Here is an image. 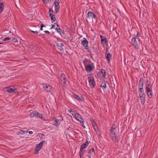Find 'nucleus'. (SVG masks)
Returning a JSON list of instances; mask_svg holds the SVG:
<instances>
[{"label":"nucleus","instance_id":"obj_1","mask_svg":"<svg viewBox=\"0 0 158 158\" xmlns=\"http://www.w3.org/2000/svg\"><path fill=\"white\" fill-rule=\"evenodd\" d=\"M139 36V31H137L136 34L135 33L133 35L132 38L131 40L132 44L135 48L138 49L139 46H138L136 39L138 38Z\"/></svg>","mask_w":158,"mask_h":158},{"label":"nucleus","instance_id":"obj_2","mask_svg":"<svg viewBox=\"0 0 158 158\" xmlns=\"http://www.w3.org/2000/svg\"><path fill=\"white\" fill-rule=\"evenodd\" d=\"M89 143L87 140L85 143L82 144L80 146L79 151V156L80 158H81V156L84 154L86 151L85 148L89 145Z\"/></svg>","mask_w":158,"mask_h":158},{"label":"nucleus","instance_id":"obj_3","mask_svg":"<svg viewBox=\"0 0 158 158\" xmlns=\"http://www.w3.org/2000/svg\"><path fill=\"white\" fill-rule=\"evenodd\" d=\"M89 61L87 59H85V60H83V63L85 67L86 71L88 72H90L93 70V68L91 65L88 64V62Z\"/></svg>","mask_w":158,"mask_h":158},{"label":"nucleus","instance_id":"obj_4","mask_svg":"<svg viewBox=\"0 0 158 158\" xmlns=\"http://www.w3.org/2000/svg\"><path fill=\"white\" fill-rule=\"evenodd\" d=\"M6 90L9 93H15V94L17 93V91L16 88L13 86H10L7 87L5 88Z\"/></svg>","mask_w":158,"mask_h":158},{"label":"nucleus","instance_id":"obj_5","mask_svg":"<svg viewBox=\"0 0 158 158\" xmlns=\"http://www.w3.org/2000/svg\"><path fill=\"white\" fill-rule=\"evenodd\" d=\"M139 95L141 103L142 104H144L145 102V94L143 90V91H142V92H140Z\"/></svg>","mask_w":158,"mask_h":158},{"label":"nucleus","instance_id":"obj_6","mask_svg":"<svg viewBox=\"0 0 158 158\" xmlns=\"http://www.w3.org/2000/svg\"><path fill=\"white\" fill-rule=\"evenodd\" d=\"M88 79H89V85L91 86H92L93 87H94L95 85V84L94 77H92L91 75H89L88 77Z\"/></svg>","mask_w":158,"mask_h":158},{"label":"nucleus","instance_id":"obj_7","mask_svg":"<svg viewBox=\"0 0 158 158\" xmlns=\"http://www.w3.org/2000/svg\"><path fill=\"white\" fill-rule=\"evenodd\" d=\"M45 142L44 141H42L38 143L36 146L35 151L36 152L39 151L42 148L43 145Z\"/></svg>","mask_w":158,"mask_h":158},{"label":"nucleus","instance_id":"obj_8","mask_svg":"<svg viewBox=\"0 0 158 158\" xmlns=\"http://www.w3.org/2000/svg\"><path fill=\"white\" fill-rule=\"evenodd\" d=\"M143 78H141L140 79L139 84V89L140 90V92H142L143 91Z\"/></svg>","mask_w":158,"mask_h":158},{"label":"nucleus","instance_id":"obj_9","mask_svg":"<svg viewBox=\"0 0 158 158\" xmlns=\"http://www.w3.org/2000/svg\"><path fill=\"white\" fill-rule=\"evenodd\" d=\"M77 115L75 118L77 120L80 122L81 123L83 124V123H84V120L83 117L81 116V115L79 114L78 113L77 114Z\"/></svg>","mask_w":158,"mask_h":158},{"label":"nucleus","instance_id":"obj_10","mask_svg":"<svg viewBox=\"0 0 158 158\" xmlns=\"http://www.w3.org/2000/svg\"><path fill=\"white\" fill-rule=\"evenodd\" d=\"M81 44L85 48H86L87 49L88 48V41L87 40L86 38L85 37L83 38Z\"/></svg>","mask_w":158,"mask_h":158},{"label":"nucleus","instance_id":"obj_11","mask_svg":"<svg viewBox=\"0 0 158 158\" xmlns=\"http://www.w3.org/2000/svg\"><path fill=\"white\" fill-rule=\"evenodd\" d=\"M116 130L114 131V129L110 130V135L112 138L114 137L117 138L118 137L117 134L116 133Z\"/></svg>","mask_w":158,"mask_h":158},{"label":"nucleus","instance_id":"obj_12","mask_svg":"<svg viewBox=\"0 0 158 158\" xmlns=\"http://www.w3.org/2000/svg\"><path fill=\"white\" fill-rule=\"evenodd\" d=\"M73 96L75 98L79 101H84L85 100V98L82 96L80 97L78 95L75 94H73Z\"/></svg>","mask_w":158,"mask_h":158},{"label":"nucleus","instance_id":"obj_13","mask_svg":"<svg viewBox=\"0 0 158 158\" xmlns=\"http://www.w3.org/2000/svg\"><path fill=\"white\" fill-rule=\"evenodd\" d=\"M60 79L64 84H65L66 82V77L64 73H61L60 75Z\"/></svg>","mask_w":158,"mask_h":158},{"label":"nucleus","instance_id":"obj_14","mask_svg":"<svg viewBox=\"0 0 158 158\" xmlns=\"http://www.w3.org/2000/svg\"><path fill=\"white\" fill-rule=\"evenodd\" d=\"M57 47L58 48L60 51H62L63 50V47L64 46V45L63 44H60L56 43Z\"/></svg>","mask_w":158,"mask_h":158},{"label":"nucleus","instance_id":"obj_15","mask_svg":"<svg viewBox=\"0 0 158 158\" xmlns=\"http://www.w3.org/2000/svg\"><path fill=\"white\" fill-rule=\"evenodd\" d=\"M43 87L44 89L47 91H50V90L52 89L51 87L49 85H44Z\"/></svg>","mask_w":158,"mask_h":158},{"label":"nucleus","instance_id":"obj_16","mask_svg":"<svg viewBox=\"0 0 158 158\" xmlns=\"http://www.w3.org/2000/svg\"><path fill=\"white\" fill-rule=\"evenodd\" d=\"M35 116L41 118L42 120L44 119V118L42 116V115L40 114L39 112H38L37 111H36V112Z\"/></svg>","mask_w":158,"mask_h":158},{"label":"nucleus","instance_id":"obj_17","mask_svg":"<svg viewBox=\"0 0 158 158\" xmlns=\"http://www.w3.org/2000/svg\"><path fill=\"white\" fill-rule=\"evenodd\" d=\"M105 56L107 59L108 62H109L110 60L109 59L112 56L109 53L106 52L105 54Z\"/></svg>","mask_w":158,"mask_h":158},{"label":"nucleus","instance_id":"obj_18","mask_svg":"<svg viewBox=\"0 0 158 158\" xmlns=\"http://www.w3.org/2000/svg\"><path fill=\"white\" fill-rule=\"evenodd\" d=\"M54 122L53 123V124L54 125L57 127L60 123L59 120L57 118H55L54 120Z\"/></svg>","mask_w":158,"mask_h":158},{"label":"nucleus","instance_id":"obj_19","mask_svg":"<svg viewBox=\"0 0 158 158\" xmlns=\"http://www.w3.org/2000/svg\"><path fill=\"white\" fill-rule=\"evenodd\" d=\"M101 87H102L103 90L106 88V85L105 81L102 82L101 85Z\"/></svg>","mask_w":158,"mask_h":158},{"label":"nucleus","instance_id":"obj_20","mask_svg":"<svg viewBox=\"0 0 158 158\" xmlns=\"http://www.w3.org/2000/svg\"><path fill=\"white\" fill-rule=\"evenodd\" d=\"M101 42L103 44L106 43L107 41L106 38V37L104 38L102 35L101 36Z\"/></svg>","mask_w":158,"mask_h":158},{"label":"nucleus","instance_id":"obj_21","mask_svg":"<svg viewBox=\"0 0 158 158\" xmlns=\"http://www.w3.org/2000/svg\"><path fill=\"white\" fill-rule=\"evenodd\" d=\"M4 8V5L2 2L0 3V13L3 10Z\"/></svg>","mask_w":158,"mask_h":158},{"label":"nucleus","instance_id":"obj_22","mask_svg":"<svg viewBox=\"0 0 158 158\" xmlns=\"http://www.w3.org/2000/svg\"><path fill=\"white\" fill-rule=\"evenodd\" d=\"M50 17H51L52 23H53L54 22H55L56 21V19L55 15H52Z\"/></svg>","mask_w":158,"mask_h":158},{"label":"nucleus","instance_id":"obj_23","mask_svg":"<svg viewBox=\"0 0 158 158\" xmlns=\"http://www.w3.org/2000/svg\"><path fill=\"white\" fill-rule=\"evenodd\" d=\"M94 13L92 11H89L88 13V16L89 18H92V16L94 14Z\"/></svg>","mask_w":158,"mask_h":158},{"label":"nucleus","instance_id":"obj_24","mask_svg":"<svg viewBox=\"0 0 158 158\" xmlns=\"http://www.w3.org/2000/svg\"><path fill=\"white\" fill-rule=\"evenodd\" d=\"M36 111H33L30 114V118L34 117L35 116Z\"/></svg>","mask_w":158,"mask_h":158},{"label":"nucleus","instance_id":"obj_25","mask_svg":"<svg viewBox=\"0 0 158 158\" xmlns=\"http://www.w3.org/2000/svg\"><path fill=\"white\" fill-rule=\"evenodd\" d=\"M59 5H55V11L56 13H57L59 11Z\"/></svg>","mask_w":158,"mask_h":158},{"label":"nucleus","instance_id":"obj_26","mask_svg":"<svg viewBox=\"0 0 158 158\" xmlns=\"http://www.w3.org/2000/svg\"><path fill=\"white\" fill-rule=\"evenodd\" d=\"M94 148H91L90 150H89L88 153V154H91L92 155V153L94 152Z\"/></svg>","mask_w":158,"mask_h":158},{"label":"nucleus","instance_id":"obj_27","mask_svg":"<svg viewBox=\"0 0 158 158\" xmlns=\"http://www.w3.org/2000/svg\"><path fill=\"white\" fill-rule=\"evenodd\" d=\"M146 91L147 93L152 92V87L147 86L146 88Z\"/></svg>","mask_w":158,"mask_h":158},{"label":"nucleus","instance_id":"obj_28","mask_svg":"<svg viewBox=\"0 0 158 158\" xmlns=\"http://www.w3.org/2000/svg\"><path fill=\"white\" fill-rule=\"evenodd\" d=\"M53 13V11L52 10V9L50 8L48 10V13L49 14V16H51L52 15Z\"/></svg>","mask_w":158,"mask_h":158},{"label":"nucleus","instance_id":"obj_29","mask_svg":"<svg viewBox=\"0 0 158 158\" xmlns=\"http://www.w3.org/2000/svg\"><path fill=\"white\" fill-rule=\"evenodd\" d=\"M59 30L58 31V32L60 34V35H62L61 32L63 33V34H64V32L63 30L61 29L60 28H59Z\"/></svg>","mask_w":158,"mask_h":158},{"label":"nucleus","instance_id":"obj_30","mask_svg":"<svg viewBox=\"0 0 158 158\" xmlns=\"http://www.w3.org/2000/svg\"><path fill=\"white\" fill-rule=\"evenodd\" d=\"M54 2V4L55 5H59V4L60 3V2L59 0H55Z\"/></svg>","mask_w":158,"mask_h":158},{"label":"nucleus","instance_id":"obj_31","mask_svg":"<svg viewBox=\"0 0 158 158\" xmlns=\"http://www.w3.org/2000/svg\"><path fill=\"white\" fill-rule=\"evenodd\" d=\"M43 2L45 3H48L51 1V0H42Z\"/></svg>","mask_w":158,"mask_h":158},{"label":"nucleus","instance_id":"obj_32","mask_svg":"<svg viewBox=\"0 0 158 158\" xmlns=\"http://www.w3.org/2000/svg\"><path fill=\"white\" fill-rule=\"evenodd\" d=\"M93 50H94V52L95 53V54H97L98 53V51L97 49V48L94 47H93Z\"/></svg>","mask_w":158,"mask_h":158},{"label":"nucleus","instance_id":"obj_33","mask_svg":"<svg viewBox=\"0 0 158 158\" xmlns=\"http://www.w3.org/2000/svg\"><path fill=\"white\" fill-rule=\"evenodd\" d=\"M152 92H147V94L148 96L150 98H152V94L151 93Z\"/></svg>","mask_w":158,"mask_h":158},{"label":"nucleus","instance_id":"obj_34","mask_svg":"<svg viewBox=\"0 0 158 158\" xmlns=\"http://www.w3.org/2000/svg\"><path fill=\"white\" fill-rule=\"evenodd\" d=\"M25 132V131L22 130H20L19 131V133L21 134H23Z\"/></svg>","mask_w":158,"mask_h":158},{"label":"nucleus","instance_id":"obj_35","mask_svg":"<svg viewBox=\"0 0 158 158\" xmlns=\"http://www.w3.org/2000/svg\"><path fill=\"white\" fill-rule=\"evenodd\" d=\"M43 27H45V26L42 23L41 24V25H40V30H43Z\"/></svg>","mask_w":158,"mask_h":158},{"label":"nucleus","instance_id":"obj_36","mask_svg":"<svg viewBox=\"0 0 158 158\" xmlns=\"http://www.w3.org/2000/svg\"><path fill=\"white\" fill-rule=\"evenodd\" d=\"M30 31L33 33H34V34H37L38 33V31H32L31 30H30Z\"/></svg>","mask_w":158,"mask_h":158},{"label":"nucleus","instance_id":"obj_37","mask_svg":"<svg viewBox=\"0 0 158 158\" xmlns=\"http://www.w3.org/2000/svg\"><path fill=\"white\" fill-rule=\"evenodd\" d=\"M10 39V38L9 37H5L3 39V41H6Z\"/></svg>","mask_w":158,"mask_h":158},{"label":"nucleus","instance_id":"obj_38","mask_svg":"<svg viewBox=\"0 0 158 158\" xmlns=\"http://www.w3.org/2000/svg\"><path fill=\"white\" fill-rule=\"evenodd\" d=\"M87 50V51L90 53V54H91V52L90 49L89 48L88 46V48H85Z\"/></svg>","mask_w":158,"mask_h":158},{"label":"nucleus","instance_id":"obj_39","mask_svg":"<svg viewBox=\"0 0 158 158\" xmlns=\"http://www.w3.org/2000/svg\"><path fill=\"white\" fill-rule=\"evenodd\" d=\"M93 127L96 132H97L96 129L98 128V127L96 126V125H93Z\"/></svg>","mask_w":158,"mask_h":158},{"label":"nucleus","instance_id":"obj_40","mask_svg":"<svg viewBox=\"0 0 158 158\" xmlns=\"http://www.w3.org/2000/svg\"><path fill=\"white\" fill-rule=\"evenodd\" d=\"M70 112L71 114H75V113H77L75 111L73 110H71Z\"/></svg>","mask_w":158,"mask_h":158},{"label":"nucleus","instance_id":"obj_41","mask_svg":"<svg viewBox=\"0 0 158 158\" xmlns=\"http://www.w3.org/2000/svg\"><path fill=\"white\" fill-rule=\"evenodd\" d=\"M78 114V113H75V114H72V115H73V116L74 118H75V117H76L77 115V114Z\"/></svg>","mask_w":158,"mask_h":158},{"label":"nucleus","instance_id":"obj_42","mask_svg":"<svg viewBox=\"0 0 158 158\" xmlns=\"http://www.w3.org/2000/svg\"><path fill=\"white\" fill-rule=\"evenodd\" d=\"M12 40L14 42H16L17 41V39L16 38H14Z\"/></svg>","mask_w":158,"mask_h":158},{"label":"nucleus","instance_id":"obj_43","mask_svg":"<svg viewBox=\"0 0 158 158\" xmlns=\"http://www.w3.org/2000/svg\"><path fill=\"white\" fill-rule=\"evenodd\" d=\"M106 71L104 69H102L101 70V73H102L103 74L104 73H105Z\"/></svg>","mask_w":158,"mask_h":158},{"label":"nucleus","instance_id":"obj_44","mask_svg":"<svg viewBox=\"0 0 158 158\" xmlns=\"http://www.w3.org/2000/svg\"><path fill=\"white\" fill-rule=\"evenodd\" d=\"M113 129L114 130V131L116 130L115 127H114L113 126H112L110 130H113Z\"/></svg>","mask_w":158,"mask_h":158},{"label":"nucleus","instance_id":"obj_45","mask_svg":"<svg viewBox=\"0 0 158 158\" xmlns=\"http://www.w3.org/2000/svg\"><path fill=\"white\" fill-rule=\"evenodd\" d=\"M44 32L45 33L48 34H50L49 32L48 31H44Z\"/></svg>","mask_w":158,"mask_h":158},{"label":"nucleus","instance_id":"obj_46","mask_svg":"<svg viewBox=\"0 0 158 158\" xmlns=\"http://www.w3.org/2000/svg\"><path fill=\"white\" fill-rule=\"evenodd\" d=\"M96 15L94 14L92 16V18H93L94 19H96Z\"/></svg>","mask_w":158,"mask_h":158},{"label":"nucleus","instance_id":"obj_47","mask_svg":"<svg viewBox=\"0 0 158 158\" xmlns=\"http://www.w3.org/2000/svg\"><path fill=\"white\" fill-rule=\"evenodd\" d=\"M106 72L105 73H104L102 75V77H105V76H106Z\"/></svg>","mask_w":158,"mask_h":158},{"label":"nucleus","instance_id":"obj_48","mask_svg":"<svg viewBox=\"0 0 158 158\" xmlns=\"http://www.w3.org/2000/svg\"><path fill=\"white\" fill-rule=\"evenodd\" d=\"M118 137L117 138H116V139H115V142H117V143H118Z\"/></svg>","mask_w":158,"mask_h":158},{"label":"nucleus","instance_id":"obj_49","mask_svg":"<svg viewBox=\"0 0 158 158\" xmlns=\"http://www.w3.org/2000/svg\"><path fill=\"white\" fill-rule=\"evenodd\" d=\"M54 24H56V26L57 27V28H60V27L58 25L57 23H54Z\"/></svg>","mask_w":158,"mask_h":158},{"label":"nucleus","instance_id":"obj_50","mask_svg":"<svg viewBox=\"0 0 158 158\" xmlns=\"http://www.w3.org/2000/svg\"><path fill=\"white\" fill-rule=\"evenodd\" d=\"M51 26H52V27H51V29L52 28H55V26H54V25L52 24Z\"/></svg>","mask_w":158,"mask_h":158},{"label":"nucleus","instance_id":"obj_51","mask_svg":"<svg viewBox=\"0 0 158 158\" xmlns=\"http://www.w3.org/2000/svg\"><path fill=\"white\" fill-rule=\"evenodd\" d=\"M28 133L30 134H31L33 133V132L31 131H30L28 132Z\"/></svg>","mask_w":158,"mask_h":158},{"label":"nucleus","instance_id":"obj_52","mask_svg":"<svg viewBox=\"0 0 158 158\" xmlns=\"http://www.w3.org/2000/svg\"><path fill=\"white\" fill-rule=\"evenodd\" d=\"M90 56L91 58H92L93 59V56L92 55V53L90 54Z\"/></svg>","mask_w":158,"mask_h":158},{"label":"nucleus","instance_id":"obj_53","mask_svg":"<svg viewBox=\"0 0 158 158\" xmlns=\"http://www.w3.org/2000/svg\"><path fill=\"white\" fill-rule=\"evenodd\" d=\"M88 156L89 158H91V154H88Z\"/></svg>","mask_w":158,"mask_h":158},{"label":"nucleus","instance_id":"obj_54","mask_svg":"<svg viewBox=\"0 0 158 158\" xmlns=\"http://www.w3.org/2000/svg\"><path fill=\"white\" fill-rule=\"evenodd\" d=\"M55 30H56L58 32V31L59 30V28H57V27H56L55 28Z\"/></svg>","mask_w":158,"mask_h":158},{"label":"nucleus","instance_id":"obj_55","mask_svg":"<svg viewBox=\"0 0 158 158\" xmlns=\"http://www.w3.org/2000/svg\"><path fill=\"white\" fill-rule=\"evenodd\" d=\"M81 124H82V126L84 128H85V126L84 125V123H83V124H82V123H81Z\"/></svg>","mask_w":158,"mask_h":158},{"label":"nucleus","instance_id":"obj_56","mask_svg":"<svg viewBox=\"0 0 158 158\" xmlns=\"http://www.w3.org/2000/svg\"><path fill=\"white\" fill-rule=\"evenodd\" d=\"M148 84V86H148L149 87H151L150 85V84L149 83L148 84Z\"/></svg>","mask_w":158,"mask_h":158},{"label":"nucleus","instance_id":"obj_57","mask_svg":"<svg viewBox=\"0 0 158 158\" xmlns=\"http://www.w3.org/2000/svg\"><path fill=\"white\" fill-rule=\"evenodd\" d=\"M61 34H62V35H61V36H62V37H63V35L64 34H63V33H62V32H61Z\"/></svg>","mask_w":158,"mask_h":158},{"label":"nucleus","instance_id":"obj_58","mask_svg":"<svg viewBox=\"0 0 158 158\" xmlns=\"http://www.w3.org/2000/svg\"><path fill=\"white\" fill-rule=\"evenodd\" d=\"M61 34H62V35H61V36H62V37H63V35L64 34H63V33H62V32H61Z\"/></svg>","mask_w":158,"mask_h":158},{"label":"nucleus","instance_id":"obj_59","mask_svg":"<svg viewBox=\"0 0 158 158\" xmlns=\"http://www.w3.org/2000/svg\"><path fill=\"white\" fill-rule=\"evenodd\" d=\"M2 44V43H1L0 42V44Z\"/></svg>","mask_w":158,"mask_h":158},{"label":"nucleus","instance_id":"obj_60","mask_svg":"<svg viewBox=\"0 0 158 158\" xmlns=\"http://www.w3.org/2000/svg\"><path fill=\"white\" fill-rule=\"evenodd\" d=\"M54 26L56 25V24H54Z\"/></svg>","mask_w":158,"mask_h":158}]
</instances>
